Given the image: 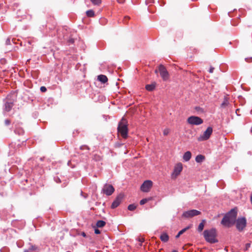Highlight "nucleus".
Masks as SVG:
<instances>
[{
  "label": "nucleus",
  "instance_id": "4be33fe9",
  "mask_svg": "<svg viewBox=\"0 0 252 252\" xmlns=\"http://www.w3.org/2000/svg\"><path fill=\"white\" fill-rule=\"evenodd\" d=\"M86 15L88 17H93L94 16V12L93 10H89L86 11Z\"/></svg>",
  "mask_w": 252,
  "mask_h": 252
},
{
  "label": "nucleus",
  "instance_id": "f8f14e48",
  "mask_svg": "<svg viewBox=\"0 0 252 252\" xmlns=\"http://www.w3.org/2000/svg\"><path fill=\"white\" fill-rule=\"evenodd\" d=\"M124 196V194L120 193L112 203L111 205V208L114 209L120 205L122 200L123 199Z\"/></svg>",
  "mask_w": 252,
  "mask_h": 252
},
{
  "label": "nucleus",
  "instance_id": "a18cd8bd",
  "mask_svg": "<svg viewBox=\"0 0 252 252\" xmlns=\"http://www.w3.org/2000/svg\"><path fill=\"white\" fill-rule=\"evenodd\" d=\"M70 42H73V40H70Z\"/></svg>",
  "mask_w": 252,
  "mask_h": 252
},
{
  "label": "nucleus",
  "instance_id": "f03ea898",
  "mask_svg": "<svg viewBox=\"0 0 252 252\" xmlns=\"http://www.w3.org/2000/svg\"><path fill=\"white\" fill-rule=\"evenodd\" d=\"M203 235L205 240L210 243H215L218 242L216 239L217 232L215 228L205 230L203 232Z\"/></svg>",
  "mask_w": 252,
  "mask_h": 252
},
{
  "label": "nucleus",
  "instance_id": "f257e3e1",
  "mask_svg": "<svg viewBox=\"0 0 252 252\" xmlns=\"http://www.w3.org/2000/svg\"><path fill=\"white\" fill-rule=\"evenodd\" d=\"M237 214L236 210L231 209L223 218L221 223L225 227H230L235 223Z\"/></svg>",
  "mask_w": 252,
  "mask_h": 252
},
{
  "label": "nucleus",
  "instance_id": "9d476101",
  "mask_svg": "<svg viewBox=\"0 0 252 252\" xmlns=\"http://www.w3.org/2000/svg\"><path fill=\"white\" fill-rule=\"evenodd\" d=\"M115 189L112 185L110 184H105L102 189L103 193L107 195H111L114 191Z\"/></svg>",
  "mask_w": 252,
  "mask_h": 252
},
{
  "label": "nucleus",
  "instance_id": "79ce46f5",
  "mask_svg": "<svg viewBox=\"0 0 252 252\" xmlns=\"http://www.w3.org/2000/svg\"><path fill=\"white\" fill-rule=\"evenodd\" d=\"M178 235L180 236L181 235H182V234L180 232H179L178 233Z\"/></svg>",
  "mask_w": 252,
  "mask_h": 252
},
{
  "label": "nucleus",
  "instance_id": "49530a36",
  "mask_svg": "<svg viewBox=\"0 0 252 252\" xmlns=\"http://www.w3.org/2000/svg\"><path fill=\"white\" fill-rule=\"evenodd\" d=\"M117 1H118V2H119V0H117Z\"/></svg>",
  "mask_w": 252,
  "mask_h": 252
},
{
  "label": "nucleus",
  "instance_id": "dca6fc26",
  "mask_svg": "<svg viewBox=\"0 0 252 252\" xmlns=\"http://www.w3.org/2000/svg\"><path fill=\"white\" fill-rule=\"evenodd\" d=\"M160 239L161 240V241L163 242H166L169 240V236L167 233H164L160 235Z\"/></svg>",
  "mask_w": 252,
  "mask_h": 252
},
{
  "label": "nucleus",
  "instance_id": "f704fd0d",
  "mask_svg": "<svg viewBox=\"0 0 252 252\" xmlns=\"http://www.w3.org/2000/svg\"><path fill=\"white\" fill-rule=\"evenodd\" d=\"M251 246V244L250 243H247L246 244V249H248V248H249Z\"/></svg>",
  "mask_w": 252,
  "mask_h": 252
},
{
  "label": "nucleus",
  "instance_id": "1a4fd4ad",
  "mask_svg": "<svg viewBox=\"0 0 252 252\" xmlns=\"http://www.w3.org/2000/svg\"><path fill=\"white\" fill-rule=\"evenodd\" d=\"M213 132V128L211 127H208L204 131L203 135L200 136L198 140L199 141L206 140L209 138Z\"/></svg>",
  "mask_w": 252,
  "mask_h": 252
},
{
  "label": "nucleus",
  "instance_id": "39448f33",
  "mask_svg": "<svg viewBox=\"0 0 252 252\" xmlns=\"http://www.w3.org/2000/svg\"><path fill=\"white\" fill-rule=\"evenodd\" d=\"M187 122L192 125H199L203 123V120L197 116H190L188 118Z\"/></svg>",
  "mask_w": 252,
  "mask_h": 252
},
{
  "label": "nucleus",
  "instance_id": "6ab92c4d",
  "mask_svg": "<svg viewBox=\"0 0 252 252\" xmlns=\"http://www.w3.org/2000/svg\"><path fill=\"white\" fill-rule=\"evenodd\" d=\"M205 158V157L204 156H202L201 155H197L195 158V161L197 162H202Z\"/></svg>",
  "mask_w": 252,
  "mask_h": 252
},
{
  "label": "nucleus",
  "instance_id": "72a5a7b5",
  "mask_svg": "<svg viewBox=\"0 0 252 252\" xmlns=\"http://www.w3.org/2000/svg\"><path fill=\"white\" fill-rule=\"evenodd\" d=\"M214 67H211L210 68V69H209V72H210V73H213V71H214Z\"/></svg>",
  "mask_w": 252,
  "mask_h": 252
},
{
  "label": "nucleus",
  "instance_id": "58836bf2",
  "mask_svg": "<svg viewBox=\"0 0 252 252\" xmlns=\"http://www.w3.org/2000/svg\"><path fill=\"white\" fill-rule=\"evenodd\" d=\"M147 200V202L151 200H152L153 198L152 197L146 198Z\"/></svg>",
  "mask_w": 252,
  "mask_h": 252
},
{
  "label": "nucleus",
  "instance_id": "7c9ffc66",
  "mask_svg": "<svg viewBox=\"0 0 252 252\" xmlns=\"http://www.w3.org/2000/svg\"><path fill=\"white\" fill-rule=\"evenodd\" d=\"M40 90L42 92H45L47 91L46 88L44 86L41 87Z\"/></svg>",
  "mask_w": 252,
  "mask_h": 252
},
{
  "label": "nucleus",
  "instance_id": "a19ab883",
  "mask_svg": "<svg viewBox=\"0 0 252 252\" xmlns=\"http://www.w3.org/2000/svg\"><path fill=\"white\" fill-rule=\"evenodd\" d=\"M179 237H180V236H179V235H178V234L176 236V238H179Z\"/></svg>",
  "mask_w": 252,
  "mask_h": 252
},
{
  "label": "nucleus",
  "instance_id": "6e6552de",
  "mask_svg": "<svg viewBox=\"0 0 252 252\" xmlns=\"http://www.w3.org/2000/svg\"><path fill=\"white\" fill-rule=\"evenodd\" d=\"M201 214V212L196 210H190L183 213L182 216L186 218H190Z\"/></svg>",
  "mask_w": 252,
  "mask_h": 252
},
{
  "label": "nucleus",
  "instance_id": "ea45409f",
  "mask_svg": "<svg viewBox=\"0 0 252 252\" xmlns=\"http://www.w3.org/2000/svg\"><path fill=\"white\" fill-rule=\"evenodd\" d=\"M81 235L83 236V237H86V233L85 232H82Z\"/></svg>",
  "mask_w": 252,
  "mask_h": 252
},
{
  "label": "nucleus",
  "instance_id": "c756f323",
  "mask_svg": "<svg viewBox=\"0 0 252 252\" xmlns=\"http://www.w3.org/2000/svg\"><path fill=\"white\" fill-rule=\"evenodd\" d=\"M11 123V121L9 119H6L4 120V124L6 126L9 125Z\"/></svg>",
  "mask_w": 252,
  "mask_h": 252
},
{
  "label": "nucleus",
  "instance_id": "a211bd4d",
  "mask_svg": "<svg viewBox=\"0 0 252 252\" xmlns=\"http://www.w3.org/2000/svg\"><path fill=\"white\" fill-rule=\"evenodd\" d=\"M155 84H148L145 87L146 89L149 91H152L155 88Z\"/></svg>",
  "mask_w": 252,
  "mask_h": 252
},
{
  "label": "nucleus",
  "instance_id": "bb28decb",
  "mask_svg": "<svg viewBox=\"0 0 252 252\" xmlns=\"http://www.w3.org/2000/svg\"><path fill=\"white\" fill-rule=\"evenodd\" d=\"M192 225L191 224L189 226H187L186 227V228L182 229L181 230H180L179 232L182 234H183L185 232H186L187 230H188L191 227Z\"/></svg>",
  "mask_w": 252,
  "mask_h": 252
},
{
  "label": "nucleus",
  "instance_id": "e433bc0d",
  "mask_svg": "<svg viewBox=\"0 0 252 252\" xmlns=\"http://www.w3.org/2000/svg\"><path fill=\"white\" fill-rule=\"evenodd\" d=\"M10 39L7 38V39H6V44L7 45H8V44H10Z\"/></svg>",
  "mask_w": 252,
  "mask_h": 252
},
{
  "label": "nucleus",
  "instance_id": "2f4dec72",
  "mask_svg": "<svg viewBox=\"0 0 252 252\" xmlns=\"http://www.w3.org/2000/svg\"><path fill=\"white\" fill-rule=\"evenodd\" d=\"M94 233L96 234H98L100 233V231L98 229L95 228L94 229Z\"/></svg>",
  "mask_w": 252,
  "mask_h": 252
},
{
  "label": "nucleus",
  "instance_id": "2eb2a0df",
  "mask_svg": "<svg viewBox=\"0 0 252 252\" xmlns=\"http://www.w3.org/2000/svg\"><path fill=\"white\" fill-rule=\"evenodd\" d=\"M191 157V154L189 151L186 152L184 156H183V159L186 161H189Z\"/></svg>",
  "mask_w": 252,
  "mask_h": 252
},
{
  "label": "nucleus",
  "instance_id": "393cba45",
  "mask_svg": "<svg viewBox=\"0 0 252 252\" xmlns=\"http://www.w3.org/2000/svg\"><path fill=\"white\" fill-rule=\"evenodd\" d=\"M137 206L134 204H130L128 206V209L129 211H134L136 208Z\"/></svg>",
  "mask_w": 252,
  "mask_h": 252
},
{
  "label": "nucleus",
  "instance_id": "4c0bfd02",
  "mask_svg": "<svg viewBox=\"0 0 252 252\" xmlns=\"http://www.w3.org/2000/svg\"><path fill=\"white\" fill-rule=\"evenodd\" d=\"M225 105H227V102H223L221 105L222 107L225 106Z\"/></svg>",
  "mask_w": 252,
  "mask_h": 252
},
{
  "label": "nucleus",
  "instance_id": "aec40b11",
  "mask_svg": "<svg viewBox=\"0 0 252 252\" xmlns=\"http://www.w3.org/2000/svg\"><path fill=\"white\" fill-rule=\"evenodd\" d=\"M205 223V220H202L201 222H200L199 223L198 227V229H197L198 231L199 232H201L203 230L204 227Z\"/></svg>",
  "mask_w": 252,
  "mask_h": 252
},
{
  "label": "nucleus",
  "instance_id": "20e7f679",
  "mask_svg": "<svg viewBox=\"0 0 252 252\" xmlns=\"http://www.w3.org/2000/svg\"><path fill=\"white\" fill-rule=\"evenodd\" d=\"M236 223V228L240 231H242L246 226V219L245 218L243 217L241 218H238L235 221Z\"/></svg>",
  "mask_w": 252,
  "mask_h": 252
},
{
  "label": "nucleus",
  "instance_id": "7ed1b4c3",
  "mask_svg": "<svg viewBox=\"0 0 252 252\" xmlns=\"http://www.w3.org/2000/svg\"><path fill=\"white\" fill-rule=\"evenodd\" d=\"M127 122L126 119L123 118L119 123L118 126V131L124 138H126L127 137Z\"/></svg>",
  "mask_w": 252,
  "mask_h": 252
},
{
  "label": "nucleus",
  "instance_id": "c85d7f7f",
  "mask_svg": "<svg viewBox=\"0 0 252 252\" xmlns=\"http://www.w3.org/2000/svg\"><path fill=\"white\" fill-rule=\"evenodd\" d=\"M169 133V129L168 128H165L164 129L163 133L164 135H167Z\"/></svg>",
  "mask_w": 252,
  "mask_h": 252
},
{
  "label": "nucleus",
  "instance_id": "b1692460",
  "mask_svg": "<svg viewBox=\"0 0 252 252\" xmlns=\"http://www.w3.org/2000/svg\"><path fill=\"white\" fill-rule=\"evenodd\" d=\"M93 159L95 161H99L101 159V157L98 155L94 154L93 156Z\"/></svg>",
  "mask_w": 252,
  "mask_h": 252
},
{
  "label": "nucleus",
  "instance_id": "9b49d317",
  "mask_svg": "<svg viewBox=\"0 0 252 252\" xmlns=\"http://www.w3.org/2000/svg\"><path fill=\"white\" fill-rule=\"evenodd\" d=\"M182 169V164L181 163H177L174 167V171L172 174V178H176V177L180 174Z\"/></svg>",
  "mask_w": 252,
  "mask_h": 252
},
{
  "label": "nucleus",
  "instance_id": "4468645a",
  "mask_svg": "<svg viewBox=\"0 0 252 252\" xmlns=\"http://www.w3.org/2000/svg\"><path fill=\"white\" fill-rule=\"evenodd\" d=\"M97 80L102 83H105L108 81V78L106 76L104 75H99L97 76Z\"/></svg>",
  "mask_w": 252,
  "mask_h": 252
},
{
  "label": "nucleus",
  "instance_id": "f3484780",
  "mask_svg": "<svg viewBox=\"0 0 252 252\" xmlns=\"http://www.w3.org/2000/svg\"><path fill=\"white\" fill-rule=\"evenodd\" d=\"M13 104L12 102H6L5 104V111L9 112L13 107Z\"/></svg>",
  "mask_w": 252,
  "mask_h": 252
},
{
  "label": "nucleus",
  "instance_id": "37998d69",
  "mask_svg": "<svg viewBox=\"0 0 252 252\" xmlns=\"http://www.w3.org/2000/svg\"><path fill=\"white\" fill-rule=\"evenodd\" d=\"M172 252H178L177 250H173Z\"/></svg>",
  "mask_w": 252,
  "mask_h": 252
},
{
  "label": "nucleus",
  "instance_id": "423d86ee",
  "mask_svg": "<svg viewBox=\"0 0 252 252\" xmlns=\"http://www.w3.org/2000/svg\"><path fill=\"white\" fill-rule=\"evenodd\" d=\"M158 71L160 76L164 81H167L169 79V73L166 68L162 64H160L158 66Z\"/></svg>",
  "mask_w": 252,
  "mask_h": 252
},
{
  "label": "nucleus",
  "instance_id": "473e14b6",
  "mask_svg": "<svg viewBox=\"0 0 252 252\" xmlns=\"http://www.w3.org/2000/svg\"><path fill=\"white\" fill-rule=\"evenodd\" d=\"M138 241L141 242V243L140 244V246H142V243L144 241V239L143 238H139Z\"/></svg>",
  "mask_w": 252,
  "mask_h": 252
},
{
  "label": "nucleus",
  "instance_id": "a878e982",
  "mask_svg": "<svg viewBox=\"0 0 252 252\" xmlns=\"http://www.w3.org/2000/svg\"><path fill=\"white\" fill-rule=\"evenodd\" d=\"M80 149L81 150H90V148L89 146H88L87 145H82L81 146H80Z\"/></svg>",
  "mask_w": 252,
  "mask_h": 252
},
{
  "label": "nucleus",
  "instance_id": "c9c22d12",
  "mask_svg": "<svg viewBox=\"0 0 252 252\" xmlns=\"http://www.w3.org/2000/svg\"><path fill=\"white\" fill-rule=\"evenodd\" d=\"M129 19V17H128V16H126L125 18H124V22H126L128 19Z\"/></svg>",
  "mask_w": 252,
  "mask_h": 252
},
{
  "label": "nucleus",
  "instance_id": "0eeeda50",
  "mask_svg": "<svg viewBox=\"0 0 252 252\" xmlns=\"http://www.w3.org/2000/svg\"><path fill=\"white\" fill-rule=\"evenodd\" d=\"M153 186V182L151 180H146L144 182L140 187L142 191L144 192H149Z\"/></svg>",
  "mask_w": 252,
  "mask_h": 252
},
{
  "label": "nucleus",
  "instance_id": "cd10ccee",
  "mask_svg": "<svg viewBox=\"0 0 252 252\" xmlns=\"http://www.w3.org/2000/svg\"><path fill=\"white\" fill-rule=\"evenodd\" d=\"M147 202V198H144V199H142L141 200H140V204L141 205H144L145 204V203H146Z\"/></svg>",
  "mask_w": 252,
  "mask_h": 252
},
{
  "label": "nucleus",
  "instance_id": "ddd939ff",
  "mask_svg": "<svg viewBox=\"0 0 252 252\" xmlns=\"http://www.w3.org/2000/svg\"><path fill=\"white\" fill-rule=\"evenodd\" d=\"M38 248L35 245H31L28 249L25 250L24 252H38Z\"/></svg>",
  "mask_w": 252,
  "mask_h": 252
},
{
  "label": "nucleus",
  "instance_id": "412c9836",
  "mask_svg": "<svg viewBox=\"0 0 252 252\" xmlns=\"http://www.w3.org/2000/svg\"><path fill=\"white\" fill-rule=\"evenodd\" d=\"M106 224L105 221L101 220H98L96 222V225L97 227H103Z\"/></svg>",
  "mask_w": 252,
  "mask_h": 252
},
{
  "label": "nucleus",
  "instance_id": "c03bdc74",
  "mask_svg": "<svg viewBox=\"0 0 252 252\" xmlns=\"http://www.w3.org/2000/svg\"><path fill=\"white\" fill-rule=\"evenodd\" d=\"M233 26H236V25H237V24H233Z\"/></svg>",
  "mask_w": 252,
  "mask_h": 252
},
{
  "label": "nucleus",
  "instance_id": "5701e85b",
  "mask_svg": "<svg viewBox=\"0 0 252 252\" xmlns=\"http://www.w3.org/2000/svg\"><path fill=\"white\" fill-rule=\"evenodd\" d=\"M94 5L99 6L101 3V0H90Z\"/></svg>",
  "mask_w": 252,
  "mask_h": 252
}]
</instances>
